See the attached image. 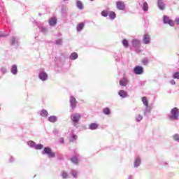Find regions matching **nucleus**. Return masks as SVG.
Instances as JSON below:
<instances>
[{
    "mask_svg": "<svg viewBox=\"0 0 179 179\" xmlns=\"http://www.w3.org/2000/svg\"><path fill=\"white\" fill-rule=\"evenodd\" d=\"M143 118V117H142V115H138L136 117V120H137V121H142Z\"/></svg>",
    "mask_w": 179,
    "mask_h": 179,
    "instance_id": "nucleus-34",
    "label": "nucleus"
},
{
    "mask_svg": "<svg viewBox=\"0 0 179 179\" xmlns=\"http://www.w3.org/2000/svg\"><path fill=\"white\" fill-rule=\"evenodd\" d=\"M163 22L165 24H169V26H171V27L174 26V21L170 19V17H169V16L167 15H164Z\"/></svg>",
    "mask_w": 179,
    "mask_h": 179,
    "instance_id": "nucleus-2",
    "label": "nucleus"
},
{
    "mask_svg": "<svg viewBox=\"0 0 179 179\" xmlns=\"http://www.w3.org/2000/svg\"><path fill=\"white\" fill-rule=\"evenodd\" d=\"M77 5V8H78V9H83V3H82V1H78L76 3Z\"/></svg>",
    "mask_w": 179,
    "mask_h": 179,
    "instance_id": "nucleus-19",
    "label": "nucleus"
},
{
    "mask_svg": "<svg viewBox=\"0 0 179 179\" xmlns=\"http://www.w3.org/2000/svg\"><path fill=\"white\" fill-rule=\"evenodd\" d=\"M171 84L176 85V81L174 80H171Z\"/></svg>",
    "mask_w": 179,
    "mask_h": 179,
    "instance_id": "nucleus-39",
    "label": "nucleus"
},
{
    "mask_svg": "<svg viewBox=\"0 0 179 179\" xmlns=\"http://www.w3.org/2000/svg\"><path fill=\"white\" fill-rule=\"evenodd\" d=\"M134 72L136 73V75H142V73H143V67L141 66H136L134 69Z\"/></svg>",
    "mask_w": 179,
    "mask_h": 179,
    "instance_id": "nucleus-5",
    "label": "nucleus"
},
{
    "mask_svg": "<svg viewBox=\"0 0 179 179\" xmlns=\"http://www.w3.org/2000/svg\"><path fill=\"white\" fill-rule=\"evenodd\" d=\"M170 120H178L179 118V109L178 108H173L171 110V115H169Z\"/></svg>",
    "mask_w": 179,
    "mask_h": 179,
    "instance_id": "nucleus-1",
    "label": "nucleus"
},
{
    "mask_svg": "<svg viewBox=\"0 0 179 179\" xmlns=\"http://www.w3.org/2000/svg\"><path fill=\"white\" fill-rule=\"evenodd\" d=\"M122 45H124V47H125L126 48H128V47H129V44L128 43V41L127 39H124L122 41Z\"/></svg>",
    "mask_w": 179,
    "mask_h": 179,
    "instance_id": "nucleus-24",
    "label": "nucleus"
},
{
    "mask_svg": "<svg viewBox=\"0 0 179 179\" xmlns=\"http://www.w3.org/2000/svg\"><path fill=\"white\" fill-rule=\"evenodd\" d=\"M132 44L134 47H139V45H141V41L138 39H134L132 41Z\"/></svg>",
    "mask_w": 179,
    "mask_h": 179,
    "instance_id": "nucleus-16",
    "label": "nucleus"
},
{
    "mask_svg": "<svg viewBox=\"0 0 179 179\" xmlns=\"http://www.w3.org/2000/svg\"><path fill=\"white\" fill-rule=\"evenodd\" d=\"M48 115V112L46 110H42L41 111V117H47Z\"/></svg>",
    "mask_w": 179,
    "mask_h": 179,
    "instance_id": "nucleus-21",
    "label": "nucleus"
},
{
    "mask_svg": "<svg viewBox=\"0 0 179 179\" xmlns=\"http://www.w3.org/2000/svg\"><path fill=\"white\" fill-rule=\"evenodd\" d=\"M16 41V39L15 38H13V43L15 44V41Z\"/></svg>",
    "mask_w": 179,
    "mask_h": 179,
    "instance_id": "nucleus-43",
    "label": "nucleus"
},
{
    "mask_svg": "<svg viewBox=\"0 0 179 179\" xmlns=\"http://www.w3.org/2000/svg\"><path fill=\"white\" fill-rule=\"evenodd\" d=\"M139 164H141V158H136L134 161V167H138Z\"/></svg>",
    "mask_w": 179,
    "mask_h": 179,
    "instance_id": "nucleus-20",
    "label": "nucleus"
},
{
    "mask_svg": "<svg viewBox=\"0 0 179 179\" xmlns=\"http://www.w3.org/2000/svg\"><path fill=\"white\" fill-rule=\"evenodd\" d=\"M173 140L174 141H179V135L178 134H175L173 136Z\"/></svg>",
    "mask_w": 179,
    "mask_h": 179,
    "instance_id": "nucleus-35",
    "label": "nucleus"
},
{
    "mask_svg": "<svg viewBox=\"0 0 179 179\" xmlns=\"http://www.w3.org/2000/svg\"><path fill=\"white\" fill-rule=\"evenodd\" d=\"M47 78H48V76H47V73L45 72H41L39 74V79L41 80H47Z\"/></svg>",
    "mask_w": 179,
    "mask_h": 179,
    "instance_id": "nucleus-10",
    "label": "nucleus"
},
{
    "mask_svg": "<svg viewBox=\"0 0 179 179\" xmlns=\"http://www.w3.org/2000/svg\"><path fill=\"white\" fill-rule=\"evenodd\" d=\"M174 79H179V72H176L173 74Z\"/></svg>",
    "mask_w": 179,
    "mask_h": 179,
    "instance_id": "nucleus-32",
    "label": "nucleus"
},
{
    "mask_svg": "<svg viewBox=\"0 0 179 179\" xmlns=\"http://www.w3.org/2000/svg\"><path fill=\"white\" fill-rule=\"evenodd\" d=\"M119 96H120V97H122V99L127 97V96H128V94H127V92L124 90H120L118 92Z\"/></svg>",
    "mask_w": 179,
    "mask_h": 179,
    "instance_id": "nucleus-14",
    "label": "nucleus"
},
{
    "mask_svg": "<svg viewBox=\"0 0 179 179\" xmlns=\"http://www.w3.org/2000/svg\"><path fill=\"white\" fill-rule=\"evenodd\" d=\"M148 9H149V6L148 5L147 2L143 3V10L146 12L148 11Z\"/></svg>",
    "mask_w": 179,
    "mask_h": 179,
    "instance_id": "nucleus-23",
    "label": "nucleus"
},
{
    "mask_svg": "<svg viewBox=\"0 0 179 179\" xmlns=\"http://www.w3.org/2000/svg\"><path fill=\"white\" fill-rule=\"evenodd\" d=\"M120 86H127L128 85V79L126 77H123L122 80L119 82Z\"/></svg>",
    "mask_w": 179,
    "mask_h": 179,
    "instance_id": "nucleus-7",
    "label": "nucleus"
},
{
    "mask_svg": "<svg viewBox=\"0 0 179 179\" xmlns=\"http://www.w3.org/2000/svg\"><path fill=\"white\" fill-rule=\"evenodd\" d=\"M72 163H74V164H78V158L76 157H73L71 159Z\"/></svg>",
    "mask_w": 179,
    "mask_h": 179,
    "instance_id": "nucleus-27",
    "label": "nucleus"
},
{
    "mask_svg": "<svg viewBox=\"0 0 179 179\" xmlns=\"http://www.w3.org/2000/svg\"><path fill=\"white\" fill-rule=\"evenodd\" d=\"M176 24H179V18L176 20Z\"/></svg>",
    "mask_w": 179,
    "mask_h": 179,
    "instance_id": "nucleus-40",
    "label": "nucleus"
},
{
    "mask_svg": "<svg viewBox=\"0 0 179 179\" xmlns=\"http://www.w3.org/2000/svg\"><path fill=\"white\" fill-rule=\"evenodd\" d=\"M60 142H61L62 143H64V138H60Z\"/></svg>",
    "mask_w": 179,
    "mask_h": 179,
    "instance_id": "nucleus-42",
    "label": "nucleus"
},
{
    "mask_svg": "<svg viewBox=\"0 0 179 179\" xmlns=\"http://www.w3.org/2000/svg\"><path fill=\"white\" fill-rule=\"evenodd\" d=\"M141 100L143 101V103L144 104L145 106H146V108H148V107H149V103L148 101V98H146V96H143L141 98Z\"/></svg>",
    "mask_w": 179,
    "mask_h": 179,
    "instance_id": "nucleus-13",
    "label": "nucleus"
},
{
    "mask_svg": "<svg viewBox=\"0 0 179 179\" xmlns=\"http://www.w3.org/2000/svg\"><path fill=\"white\" fill-rule=\"evenodd\" d=\"M143 41L145 44H149V43H150V36H149V34L144 35Z\"/></svg>",
    "mask_w": 179,
    "mask_h": 179,
    "instance_id": "nucleus-12",
    "label": "nucleus"
},
{
    "mask_svg": "<svg viewBox=\"0 0 179 179\" xmlns=\"http://www.w3.org/2000/svg\"><path fill=\"white\" fill-rule=\"evenodd\" d=\"M62 177L64 179L68 178V177H69L68 173H66V171H62Z\"/></svg>",
    "mask_w": 179,
    "mask_h": 179,
    "instance_id": "nucleus-26",
    "label": "nucleus"
},
{
    "mask_svg": "<svg viewBox=\"0 0 179 179\" xmlns=\"http://www.w3.org/2000/svg\"><path fill=\"white\" fill-rule=\"evenodd\" d=\"M50 122H57V117L55 116H50L48 118Z\"/></svg>",
    "mask_w": 179,
    "mask_h": 179,
    "instance_id": "nucleus-22",
    "label": "nucleus"
},
{
    "mask_svg": "<svg viewBox=\"0 0 179 179\" xmlns=\"http://www.w3.org/2000/svg\"><path fill=\"white\" fill-rule=\"evenodd\" d=\"M70 103H71V108H75L76 107V99H75V97L71 96L70 98Z\"/></svg>",
    "mask_w": 179,
    "mask_h": 179,
    "instance_id": "nucleus-9",
    "label": "nucleus"
},
{
    "mask_svg": "<svg viewBox=\"0 0 179 179\" xmlns=\"http://www.w3.org/2000/svg\"><path fill=\"white\" fill-rule=\"evenodd\" d=\"M77 138H78V136L76 135H73L71 136V142H73V141H76Z\"/></svg>",
    "mask_w": 179,
    "mask_h": 179,
    "instance_id": "nucleus-33",
    "label": "nucleus"
},
{
    "mask_svg": "<svg viewBox=\"0 0 179 179\" xmlns=\"http://www.w3.org/2000/svg\"><path fill=\"white\" fill-rule=\"evenodd\" d=\"M81 117L80 113H73L71 116V121L75 123L79 122Z\"/></svg>",
    "mask_w": 179,
    "mask_h": 179,
    "instance_id": "nucleus-4",
    "label": "nucleus"
},
{
    "mask_svg": "<svg viewBox=\"0 0 179 179\" xmlns=\"http://www.w3.org/2000/svg\"><path fill=\"white\" fill-rule=\"evenodd\" d=\"M11 72L13 75H16L17 73V66L16 65H13L11 69Z\"/></svg>",
    "mask_w": 179,
    "mask_h": 179,
    "instance_id": "nucleus-18",
    "label": "nucleus"
},
{
    "mask_svg": "<svg viewBox=\"0 0 179 179\" xmlns=\"http://www.w3.org/2000/svg\"><path fill=\"white\" fill-rule=\"evenodd\" d=\"M3 36H4L3 33L0 31V37H3Z\"/></svg>",
    "mask_w": 179,
    "mask_h": 179,
    "instance_id": "nucleus-41",
    "label": "nucleus"
},
{
    "mask_svg": "<svg viewBox=\"0 0 179 179\" xmlns=\"http://www.w3.org/2000/svg\"><path fill=\"white\" fill-rule=\"evenodd\" d=\"M91 1H93V0H91Z\"/></svg>",
    "mask_w": 179,
    "mask_h": 179,
    "instance_id": "nucleus-45",
    "label": "nucleus"
},
{
    "mask_svg": "<svg viewBox=\"0 0 179 179\" xmlns=\"http://www.w3.org/2000/svg\"><path fill=\"white\" fill-rule=\"evenodd\" d=\"M62 43V41L58 40L56 41V44H61Z\"/></svg>",
    "mask_w": 179,
    "mask_h": 179,
    "instance_id": "nucleus-37",
    "label": "nucleus"
},
{
    "mask_svg": "<svg viewBox=\"0 0 179 179\" xmlns=\"http://www.w3.org/2000/svg\"><path fill=\"white\" fill-rule=\"evenodd\" d=\"M157 3L158 7L161 10H164V9H166V6L164 5V3H163V0H158Z\"/></svg>",
    "mask_w": 179,
    "mask_h": 179,
    "instance_id": "nucleus-8",
    "label": "nucleus"
},
{
    "mask_svg": "<svg viewBox=\"0 0 179 179\" xmlns=\"http://www.w3.org/2000/svg\"><path fill=\"white\" fill-rule=\"evenodd\" d=\"M83 27H85V24L80 23L77 25V31H81L83 29Z\"/></svg>",
    "mask_w": 179,
    "mask_h": 179,
    "instance_id": "nucleus-17",
    "label": "nucleus"
},
{
    "mask_svg": "<svg viewBox=\"0 0 179 179\" xmlns=\"http://www.w3.org/2000/svg\"><path fill=\"white\" fill-rule=\"evenodd\" d=\"M116 6L120 10H124L125 9V4L122 1H117Z\"/></svg>",
    "mask_w": 179,
    "mask_h": 179,
    "instance_id": "nucleus-6",
    "label": "nucleus"
},
{
    "mask_svg": "<svg viewBox=\"0 0 179 179\" xmlns=\"http://www.w3.org/2000/svg\"><path fill=\"white\" fill-rule=\"evenodd\" d=\"M101 15L103 16V17H107V16H108V10L102 11Z\"/></svg>",
    "mask_w": 179,
    "mask_h": 179,
    "instance_id": "nucleus-30",
    "label": "nucleus"
},
{
    "mask_svg": "<svg viewBox=\"0 0 179 179\" xmlns=\"http://www.w3.org/2000/svg\"><path fill=\"white\" fill-rule=\"evenodd\" d=\"M43 152L45 155H48L49 157H55V152H52L50 148H45Z\"/></svg>",
    "mask_w": 179,
    "mask_h": 179,
    "instance_id": "nucleus-3",
    "label": "nucleus"
},
{
    "mask_svg": "<svg viewBox=\"0 0 179 179\" xmlns=\"http://www.w3.org/2000/svg\"><path fill=\"white\" fill-rule=\"evenodd\" d=\"M29 143H31L32 145L34 143V142H33V141H31Z\"/></svg>",
    "mask_w": 179,
    "mask_h": 179,
    "instance_id": "nucleus-44",
    "label": "nucleus"
},
{
    "mask_svg": "<svg viewBox=\"0 0 179 179\" xmlns=\"http://www.w3.org/2000/svg\"><path fill=\"white\" fill-rule=\"evenodd\" d=\"M43 148V144H38L36 146V149H42Z\"/></svg>",
    "mask_w": 179,
    "mask_h": 179,
    "instance_id": "nucleus-36",
    "label": "nucleus"
},
{
    "mask_svg": "<svg viewBox=\"0 0 179 179\" xmlns=\"http://www.w3.org/2000/svg\"><path fill=\"white\" fill-rule=\"evenodd\" d=\"M71 59H76L78 58V53L73 52L70 56Z\"/></svg>",
    "mask_w": 179,
    "mask_h": 179,
    "instance_id": "nucleus-25",
    "label": "nucleus"
},
{
    "mask_svg": "<svg viewBox=\"0 0 179 179\" xmlns=\"http://www.w3.org/2000/svg\"><path fill=\"white\" fill-rule=\"evenodd\" d=\"M71 175L73 177H74V178H76V177H78V172L76 171H72Z\"/></svg>",
    "mask_w": 179,
    "mask_h": 179,
    "instance_id": "nucleus-31",
    "label": "nucleus"
},
{
    "mask_svg": "<svg viewBox=\"0 0 179 179\" xmlns=\"http://www.w3.org/2000/svg\"><path fill=\"white\" fill-rule=\"evenodd\" d=\"M110 19H115V12H110L109 14Z\"/></svg>",
    "mask_w": 179,
    "mask_h": 179,
    "instance_id": "nucleus-29",
    "label": "nucleus"
},
{
    "mask_svg": "<svg viewBox=\"0 0 179 179\" xmlns=\"http://www.w3.org/2000/svg\"><path fill=\"white\" fill-rule=\"evenodd\" d=\"M49 24L50 26H55L57 24V17H52L49 20Z\"/></svg>",
    "mask_w": 179,
    "mask_h": 179,
    "instance_id": "nucleus-11",
    "label": "nucleus"
},
{
    "mask_svg": "<svg viewBox=\"0 0 179 179\" xmlns=\"http://www.w3.org/2000/svg\"><path fill=\"white\" fill-rule=\"evenodd\" d=\"M103 111L106 115H108L110 114V108H104Z\"/></svg>",
    "mask_w": 179,
    "mask_h": 179,
    "instance_id": "nucleus-28",
    "label": "nucleus"
},
{
    "mask_svg": "<svg viewBox=\"0 0 179 179\" xmlns=\"http://www.w3.org/2000/svg\"><path fill=\"white\" fill-rule=\"evenodd\" d=\"M89 128L92 130L97 129V128H99V124H97V123H92L90 124Z\"/></svg>",
    "mask_w": 179,
    "mask_h": 179,
    "instance_id": "nucleus-15",
    "label": "nucleus"
},
{
    "mask_svg": "<svg viewBox=\"0 0 179 179\" xmlns=\"http://www.w3.org/2000/svg\"><path fill=\"white\" fill-rule=\"evenodd\" d=\"M143 64L144 65H146V64H148V60L147 59L143 60Z\"/></svg>",
    "mask_w": 179,
    "mask_h": 179,
    "instance_id": "nucleus-38",
    "label": "nucleus"
}]
</instances>
